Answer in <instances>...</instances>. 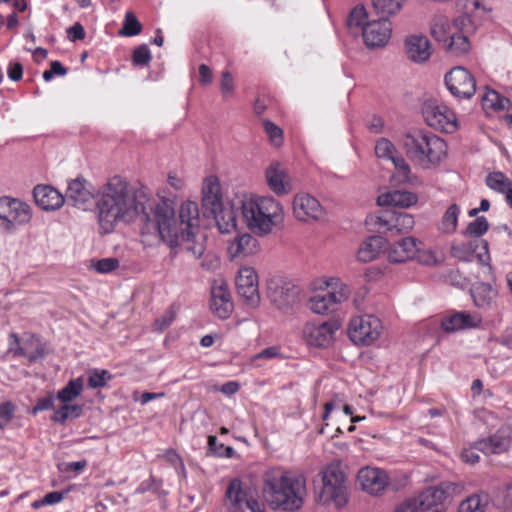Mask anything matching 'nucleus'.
<instances>
[{"label":"nucleus","instance_id":"423d86ee","mask_svg":"<svg viewBox=\"0 0 512 512\" xmlns=\"http://www.w3.org/2000/svg\"><path fill=\"white\" fill-rule=\"evenodd\" d=\"M243 219L248 228L257 235L269 234L283 219L281 204L270 196H254L241 201Z\"/></svg>","mask_w":512,"mask_h":512},{"label":"nucleus","instance_id":"0eeeda50","mask_svg":"<svg viewBox=\"0 0 512 512\" xmlns=\"http://www.w3.org/2000/svg\"><path fill=\"white\" fill-rule=\"evenodd\" d=\"M462 490L460 483L449 481L426 488L418 496L420 512H446L447 500L460 494Z\"/></svg>","mask_w":512,"mask_h":512},{"label":"nucleus","instance_id":"052dcab7","mask_svg":"<svg viewBox=\"0 0 512 512\" xmlns=\"http://www.w3.org/2000/svg\"><path fill=\"white\" fill-rule=\"evenodd\" d=\"M220 86L224 97H227L233 92L234 80L230 72L224 71L222 73Z\"/></svg>","mask_w":512,"mask_h":512},{"label":"nucleus","instance_id":"39448f33","mask_svg":"<svg viewBox=\"0 0 512 512\" xmlns=\"http://www.w3.org/2000/svg\"><path fill=\"white\" fill-rule=\"evenodd\" d=\"M403 146L407 156L424 169L438 166L447 154L446 142L424 130L408 132L403 138Z\"/></svg>","mask_w":512,"mask_h":512},{"label":"nucleus","instance_id":"680f3d73","mask_svg":"<svg viewBox=\"0 0 512 512\" xmlns=\"http://www.w3.org/2000/svg\"><path fill=\"white\" fill-rule=\"evenodd\" d=\"M85 35L86 33L84 27L79 22H76L67 30V37L72 42L83 40L85 38Z\"/></svg>","mask_w":512,"mask_h":512},{"label":"nucleus","instance_id":"bb28decb","mask_svg":"<svg viewBox=\"0 0 512 512\" xmlns=\"http://www.w3.org/2000/svg\"><path fill=\"white\" fill-rule=\"evenodd\" d=\"M419 242L414 237H404L388 249V260L391 263H402L412 259L419 250Z\"/></svg>","mask_w":512,"mask_h":512},{"label":"nucleus","instance_id":"20e7f679","mask_svg":"<svg viewBox=\"0 0 512 512\" xmlns=\"http://www.w3.org/2000/svg\"><path fill=\"white\" fill-rule=\"evenodd\" d=\"M315 501L337 510L349 501V481L346 467L341 461H332L321 467L313 480Z\"/></svg>","mask_w":512,"mask_h":512},{"label":"nucleus","instance_id":"393cba45","mask_svg":"<svg viewBox=\"0 0 512 512\" xmlns=\"http://www.w3.org/2000/svg\"><path fill=\"white\" fill-rule=\"evenodd\" d=\"M33 197L35 203L45 211L57 210L65 202V196L49 185H36L33 189Z\"/></svg>","mask_w":512,"mask_h":512},{"label":"nucleus","instance_id":"4be33fe9","mask_svg":"<svg viewBox=\"0 0 512 512\" xmlns=\"http://www.w3.org/2000/svg\"><path fill=\"white\" fill-rule=\"evenodd\" d=\"M357 478L362 490L374 496L380 495L388 485L386 472L379 468H362Z\"/></svg>","mask_w":512,"mask_h":512},{"label":"nucleus","instance_id":"dca6fc26","mask_svg":"<svg viewBox=\"0 0 512 512\" xmlns=\"http://www.w3.org/2000/svg\"><path fill=\"white\" fill-rule=\"evenodd\" d=\"M488 246V242L484 239H473L468 243L452 245L451 255L460 261L470 262L473 260V255L476 254L479 263L488 265L491 269L489 265L490 255Z\"/></svg>","mask_w":512,"mask_h":512},{"label":"nucleus","instance_id":"ddd939ff","mask_svg":"<svg viewBox=\"0 0 512 512\" xmlns=\"http://www.w3.org/2000/svg\"><path fill=\"white\" fill-rule=\"evenodd\" d=\"M370 222L376 226L380 232H390L391 234L408 232L415 224L411 214L390 210L382 211L378 215L371 217Z\"/></svg>","mask_w":512,"mask_h":512},{"label":"nucleus","instance_id":"603ef678","mask_svg":"<svg viewBox=\"0 0 512 512\" xmlns=\"http://www.w3.org/2000/svg\"><path fill=\"white\" fill-rule=\"evenodd\" d=\"M448 23L446 20H439L435 22L431 27L432 36L439 42L445 43L449 41V37L452 35L447 31Z\"/></svg>","mask_w":512,"mask_h":512},{"label":"nucleus","instance_id":"c03bdc74","mask_svg":"<svg viewBox=\"0 0 512 512\" xmlns=\"http://www.w3.org/2000/svg\"><path fill=\"white\" fill-rule=\"evenodd\" d=\"M112 375L107 370L93 369L88 374V386L92 389L104 387Z\"/></svg>","mask_w":512,"mask_h":512},{"label":"nucleus","instance_id":"7c9ffc66","mask_svg":"<svg viewBox=\"0 0 512 512\" xmlns=\"http://www.w3.org/2000/svg\"><path fill=\"white\" fill-rule=\"evenodd\" d=\"M417 201V194L406 190H393L377 197V204L379 206H393L403 209L414 206Z\"/></svg>","mask_w":512,"mask_h":512},{"label":"nucleus","instance_id":"4468645a","mask_svg":"<svg viewBox=\"0 0 512 512\" xmlns=\"http://www.w3.org/2000/svg\"><path fill=\"white\" fill-rule=\"evenodd\" d=\"M445 83L450 93L461 99H470L476 92V80L464 67L456 66L445 75Z\"/></svg>","mask_w":512,"mask_h":512},{"label":"nucleus","instance_id":"e2e57ef3","mask_svg":"<svg viewBox=\"0 0 512 512\" xmlns=\"http://www.w3.org/2000/svg\"><path fill=\"white\" fill-rule=\"evenodd\" d=\"M7 75L12 81H19L23 76V66L19 62H11L7 69Z\"/></svg>","mask_w":512,"mask_h":512},{"label":"nucleus","instance_id":"9b49d317","mask_svg":"<svg viewBox=\"0 0 512 512\" xmlns=\"http://www.w3.org/2000/svg\"><path fill=\"white\" fill-rule=\"evenodd\" d=\"M382 329V323L378 317L365 314L350 321L348 334L356 345H370L379 338Z\"/></svg>","mask_w":512,"mask_h":512},{"label":"nucleus","instance_id":"f3484780","mask_svg":"<svg viewBox=\"0 0 512 512\" xmlns=\"http://www.w3.org/2000/svg\"><path fill=\"white\" fill-rule=\"evenodd\" d=\"M339 329L337 321H325L320 324L308 323L304 328V337L311 346L327 348L334 339L335 332Z\"/></svg>","mask_w":512,"mask_h":512},{"label":"nucleus","instance_id":"f257e3e1","mask_svg":"<svg viewBox=\"0 0 512 512\" xmlns=\"http://www.w3.org/2000/svg\"><path fill=\"white\" fill-rule=\"evenodd\" d=\"M149 197L143 189L132 188L120 176L110 178L97 190V218L104 233H110L116 223H130L140 214L147 226L153 228V209L146 211Z\"/></svg>","mask_w":512,"mask_h":512},{"label":"nucleus","instance_id":"774afa93","mask_svg":"<svg viewBox=\"0 0 512 512\" xmlns=\"http://www.w3.org/2000/svg\"><path fill=\"white\" fill-rule=\"evenodd\" d=\"M199 81L204 84H210L212 81V71L206 64L199 66Z\"/></svg>","mask_w":512,"mask_h":512},{"label":"nucleus","instance_id":"6e6d98bb","mask_svg":"<svg viewBox=\"0 0 512 512\" xmlns=\"http://www.w3.org/2000/svg\"><path fill=\"white\" fill-rule=\"evenodd\" d=\"M119 266L117 258H103L93 264L95 270L99 273L105 274L114 271Z\"/></svg>","mask_w":512,"mask_h":512},{"label":"nucleus","instance_id":"412c9836","mask_svg":"<svg viewBox=\"0 0 512 512\" xmlns=\"http://www.w3.org/2000/svg\"><path fill=\"white\" fill-rule=\"evenodd\" d=\"M210 309L219 319H228L233 311V303L224 281H214L211 287Z\"/></svg>","mask_w":512,"mask_h":512},{"label":"nucleus","instance_id":"1a4fd4ad","mask_svg":"<svg viewBox=\"0 0 512 512\" xmlns=\"http://www.w3.org/2000/svg\"><path fill=\"white\" fill-rule=\"evenodd\" d=\"M32 218V209L27 203L7 196L0 198V229L15 232L17 226L26 225Z\"/></svg>","mask_w":512,"mask_h":512},{"label":"nucleus","instance_id":"6ab92c4d","mask_svg":"<svg viewBox=\"0 0 512 512\" xmlns=\"http://www.w3.org/2000/svg\"><path fill=\"white\" fill-rule=\"evenodd\" d=\"M392 26L389 20L378 17L363 26L362 36L369 48L383 47L390 39Z\"/></svg>","mask_w":512,"mask_h":512},{"label":"nucleus","instance_id":"3c124183","mask_svg":"<svg viewBox=\"0 0 512 512\" xmlns=\"http://www.w3.org/2000/svg\"><path fill=\"white\" fill-rule=\"evenodd\" d=\"M87 466L86 460H80L75 462H62L57 465L58 470L61 473L67 474L68 477L77 476Z\"/></svg>","mask_w":512,"mask_h":512},{"label":"nucleus","instance_id":"13d9d810","mask_svg":"<svg viewBox=\"0 0 512 512\" xmlns=\"http://www.w3.org/2000/svg\"><path fill=\"white\" fill-rule=\"evenodd\" d=\"M420 511V504L418 497H411L405 499L396 506L395 512H418Z\"/></svg>","mask_w":512,"mask_h":512},{"label":"nucleus","instance_id":"cd10ccee","mask_svg":"<svg viewBox=\"0 0 512 512\" xmlns=\"http://www.w3.org/2000/svg\"><path fill=\"white\" fill-rule=\"evenodd\" d=\"M407 57L415 63H424L431 56V44L426 36L410 35L405 40Z\"/></svg>","mask_w":512,"mask_h":512},{"label":"nucleus","instance_id":"bf43d9fd","mask_svg":"<svg viewBox=\"0 0 512 512\" xmlns=\"http://www.w3.org/2000/svg\"><path fill=\"white\" fill-rule=\"evenodd\" d=\"M281 357V351L278 346H271L268 348L263 349L258 354H256L252 361H258V360H270Z\"/></svg>","mask_w":512,"mask_h":512},{"label":"nucleus","instance_id":"a878e982","mask_svg":"<svg viewBox=\"0 0 512 512\" xmlns=\"http://www.w3.org/2000/svg\"><path fill=\"white\" fill-rule=\"evenodd\" d=\"M481 322L482 318L479 314L460 311L443 318L441 327L446 332H455L459 330L477 328L480 326Z\"/></svg>","mask_w":512,"mask_h":512},{"label":"nucleus","instance_id":"9d476101","mask_svg":"<svg viewBox=\"0 0 512 512\" xmlns=\"http://www.w3.org/2000/svg\"><path fill=\"white\" fill-rule=\"evenodd\" d=\"M225 505L230 512H265L263 504L243 488L238 478L231 480L227 486Z\"/></svg>","mask_w":512,"mask_h":512},{"label":"nucleus","instance_id":"a19ab883","mask_svg":"<svg viewBox=\"0 0 512 512\" xmlns=\"http://www.w3.org/2000/svg\"><path fill=\"white\" fill-rule=\"evenodd\" d=\"M470 49L468 38L462 34H452L446 44V50L454 56L466 54Z\"/></svg>","mask_w":512,"mask_h":512},{"label":"nucleus","instance_id":"864d4df0","mask_svg":"<svg viewBox=\"0 0 512 512\" xmlns=\"http://www.w3.org/2000/svg\"><path fill=\"white\" fill-rule=\"evenodd\" d=\"M57 399L53 394L47 395L37 400L36 405L33 407L31 413L36 415L38 412L47 411L53 409L54 412L59 407L56 405Z\"/></svg>","mask_w":512,"mask_h":512},{"label":"nucleus","instance_id":"09e8293b","mask_svg":"<svg viewBox=\"0 0 512 512\" xmlns=\"http://www.w3.org/2000/svg\"><path fill=\"white\" fill-rule=\"evenodd\" d=\"M151 59V52L146 44H142L133 50L132 63L135 66L146 67L150 64Z\"/></svg>","mask_w":512,"mask_h":512},{"label":"nucleus","instance_id":"aec40b11","mask_svg":"<svg viewBox=\"0 0 512 512\" xmlns=\"http://www.w3.org/2000/svg\"><path fill=\"white\" fill-rule=\"evenodd\" d=\"M293 214L299 221L320 220L324 215V209L314 196L299 193L293 200Z\"/></svg>","mask_w":512,"mask_h":512},{"label":"nucleus","instance_id":"338daca9","mask_svg":"<svg viewBox=\"0 0 512 512\" xmlns=\"http://www.w3.org/2000/svg\"><path fill=\"white\" fill-rule=\"evenodd\" d=\"M66 493L61 491L49 492L42 498V503H46V505L57 504L63 500Z\"/></svg>","mask_w":512,"mask_h":512},{"label":"nucleus","instance_id":"c756f323","mask_svg":"<svg viewBox=\"0 0 512 512\" xmlns=\"http://www.w3.org/2000/svg\"><path fill=\"white\" fill-rule=\"evenodd\" d=\"M269 289L270 298L279 309L285 310L297 302L299 289L291 282H281Z\"/></svg>","mask_w":512,"mask_h":512},{"label":"nucleus","instance_id":"37998d69","mask_svg":"<svg viewBox=\"0 0 512 512\" xmlns=\"http://www.w3.org/2000/svg\"><path fill=\"white\" fill-rule=\"evenodd\" d=\"M489 229V223L486 217L479 216L476 217L475 220L470 222L465 231L464 235L474 237L475 239H480Z\"/></svg>","mask_w":512,"mask_h":512},{"label":"nucleus","instance_id":"b1692460","mask_svg":"<svg viewBox=\"0 0 512 512\" xmlns=\"http://www.w3.org/2000/svg\"><path fill=\"white\" fill-rule=\"evenodd\" d=\"M203 217L212 219L221 233H230L236 229V212L230 203H220V207L202 211Z\"/></svg>","mask_w":512,"mask_h":512},{"label":"nucleus","instance_id":"f03ea898","mask_svg":"<svg viewBox=\"0 0 512 512\" xmlns=\"http://www.w3.org/2000/svg\"><path fill=\"white\" fill-rule=\"evenodd\" d=\"M262 494L272 510L296 512L304 504L306 480L302 475L272 469L264 475Z\"/></svg>","mask_w":512,"mask_h":512},{"label":"nucleus","instance_id":"79ce46f5","mask_svg":"<svg viewBox=\"0 0 512 512\" xmlns=\"http://www.w3.org/2000/svg\"><path fill=\"white\" fill-rule=\"evenodd\" d=\"M486 184L492 190L502 194H505L512 187V182L502 172L490 173L486 177Z\"/></svg>","mask_w":512,"mask_h":512},{"label":"nucleus","instance_id":"e433bc0d","mask_svg":"<svg viewBox=\"0 0 512 512\" xmlns=\"http://www.w3.org/2000/svg\"><path fill=\"white\" fill-rule=\"evenodd\" d=\"M405 0H372L373 12L377 17L389 20L403 7Z\"/></svg>","mask_w":512,"mask_h":512},{"label":"nucleus","instance_id":"7ed1b4c3","mask_svg":"<svg viewBox=\"0 0 512 512\" xmlns=\"http://www.w3.org/2000/svg\"><path fill=\"white\" fill-rule=\"evenodd\" d=\"M153 229H155L161 240L169 247H180V249L193 258L199 259L206 250V235L200 230L184 231L178 228L175 218V210L172 202L168 199H161L153 209Z\"/></svg>","mask_w":512,"mask_h":512},{"label":"nucleus","instance_id":"f8f14e48","mask_svg":"<svg viewBox=\"0 0 512 512\" xmlns=\"http://www.w3.org/2000/svg\"><path fill=\"white\" fill-rule=\"evenodd\" d=\"M97 191L83 177H77L68 183L65 201L78 209L88 210L96 205Z\"/></svg>","mask_w":512,"mask_h":512},{"label":"nucleus","instance_id":"2f4dec72","mask_svg":"<svg viewBox=\"0 0 512 512\" xmlns=\"http://www.w3.org/2000/svg\"><path fill=\"white\" fill-rule=\"evenodd\" d=\"M259 249L256 238L245 233L237 236L228 246V253L232 259L247 257L255 254Z\"/></svg>","mask_w":512,"mask_h":512},{"label":"nucleus","instance_id":"5701e85b","mask_svg":"<svg viewBox=\"0 0 512 512\" xmlns=\"http://www.w3.org/2000/svg\"><path fill=\"white\" fill-rule=\"evenodd\" d=\"M238 294L251 304L259 302L257 274L252 267H243L236 277Z\"/></svg>","mask_w":512,"mask_h":512},{"label":"nucleus","instance_id":"58836bf2","mask_svg":"<svg viewBox=\"0 0 512 512\" xmlns=\"http://www.w3.org/2000/svg\"><path fill=\"white\" fill-rule=\"evenodd\" d=\"M487 503V494H473L460 503L458 512H485Z\"/></svg>","mask_w":512,"mask_h":512},{"label":"nucleus","instance_id":"4d7b16f0","mask_svg":"<svg viewBox=\"0 0 512 512\" xmlns=\"http://www.w3.org/2000/svg\"><path fill=\"white\" fill-rule=\"evenodd\" d=\"M15 407L11 402L0 405V428L6 426L13 418Z\"/></svg>","mask_w":512,"mask_h":512},{"label":"nucleus","instance_id":"4c0bfd02","mask_svg":"<svg viewBox=\"0 0 512 512\" xmlns=\"http://www.w3.org/2000/svg\"><path fill=\"white\" fill-rule=\"evenodd\" d=\"M392 163L396 169L394 178L399 183H407L411 185L418 184V178L412 175L409 164L402 156L397 155L395 158H392Z\"/></svg>","mask_w":512,"mask_h":512},{"label":"nucleus","instance_id":"c85d7f7f","mask_svg":"<svg viewBox=\"0 0 512 512\" xmlns=\"http://www.w3.org/2000/svg\"><path fill=\"white\" fill-rule=\"evenodd\" d=\"M269 188L277 195H284L291 190L290 178L279 162H272L265 172Z\"/></svg>","mask_w":512,"mask_h":512},{"label":"nucleus","instance_id":"5fc2aeb1","mask_svg":"<svg viewBox=\"0 0 512 512\" xmlns=\"http://www.w3.org/2000/svg\"><path fill=\"white\" fill-rule=\"evenodd\" d=\"M175 318L176 313L172 308L166 310L162 316L155 320V330L158 332H163L164 330L171 326Z\"/></svg>","mask_w":512,"mask_h":512},{"label":"nucleus","instance_id":"a211bd4d","mask_svg":"<svg viewBox=\"0 0 512 512\" xmlns=\"http://www.w3.org/2000/svg\"><path fill=\"white\" fill-rule=\"evenodd\" d=\"M426 123L446 133H453L457 129L455 113L446 105L428 106L423 111Z\"/></svg>","mask_w":512,"mask_h":512},{"label":"nucleus","instance_id":"8fccbe9b","mask_svg":"<svg viewBox=\"0 0 512 512\" xmlns=\"http://www.w3.org/2000/svg\"><path fill=\"white\" fill-rule=\"evenodd\" d=\"M368 18L367 11L364 6H356L350 13L348 17V25L350 27H359L363 31V26L368 22L366 21Z\"/></svg>","mask_w":512,"mask_h":512},{"label":"nucleus","instance_id":"49530a36","mask_svg":"<svg viewBox=\"0 0 512 512\" xmlns=\"http://www.w3.org/2000/svg\"><path fill=\"white\" fill-rule=\"evenodd\" d=\"M142 30V25L132 12H127L124 19L121 34L124 36H136Z\"/></svg>","mask_w":512,"mask_h":512},{"label":"nucleus","instance_id":"ea45409f","mask_svg":"<svg viewBox=\"0 0 512 512\" xmlns=\"http://www.w3.org/2000/svg\"><path fill=\"white\" fill-rule=\"evenodd\" d=\"M460 208L457 204H451L445 211L440 225V230L444 233H453L456 231Z\"/></svg>","mask_w":512,"mask_h":512},{"label":"nucleus","instance_id":"c9c22d12","mask_svg":"<svg viewBox=\"0 0 512 512\" xmlns=\"http://www.w3.org/2000/svg\"><path fill=\"white\" fill-rule=\"evenodd\" d=\"M474 304L479 308L489 307L496 296V291L490 284L484 282L475 283L471 290Z\"/></svg>","mask_w":512,"mask_h":512},{"label":"nucleus","instance_id":"69168bd1","mask_svg":"<svg viewBox=\"0 0 512 512\" xmlns=\"http://www.w3.org/2000/svg\"><path fill=\"white\" fill-rule=\"evenodd\" d=\"M166 461L170 462L174 468H183L181 457L176 453V450H166L162 456Z\"/></svg>","mask_w":512,"mask_h":512},{"label":"nucleus","instance_id":"de8ad7c7","mask_svg":"<svg viewBox=\"0 0 512 512\" xmlns=\"http://www.w3.org/2000/svg\"><path fill=\"white\" fill-rule=\"evenodd\" d=\"M396 149L393 143L386 139L381 138L376 142L375 145V154L378 158L388 159L392 161V158H395Z\"/></svg>","mask_w":512,"mask_h":512},{"label":"nucleus","instance_id":"6e6552de","mask_svg":"<svg viewBox=\"0 0 512 512\" xmlns=\"http://www.w3.org/2000/svg\"><path fill=\"white\" fill-rule=\"evenodd\" d=\"M84 386L83 376L71 379L58 391L55 396L59 402V407L52 416V420L57 423H64L69 418H78L82 414V406L71 404L82 392Z\"/></svg>","mask_w":512,"mask_h":512},{"label":"nucleus","instance_id":"f704fd0d","mask_svg":"<svg viewBox=\"0 0 512 512\" xmlns=\"http://www.w3.org/2000/svg\"><path fill=\"white\" fill-rule=\"evenodd\" d=\"M222 196L218 178L210 176L205 179L202 188V211L220 207Z\"/></svg>","mask_w":512,"mask_h":512},{"label":"nucleus","instance_id":"72a5a7b5","mask_svg":"<svg viewBox=\"0 0 512 512\" xmlns=\"http://www.w3.org/2000/svg\"><path fill=\"white\" fill-rule=\"evenodd\" d=\"M387 241L382 236H370L360 245L357 259L360 262H371L379 257L386 248Z\"/></svg>","mask_w":512,"mask_h":512},{"label":"nucleus","instance_id":"a18cd8bd","mask_svg":"<svg viewBox=\"0 0 512 512\" xmlns=\"http://www.w3.org/2000/svg\"><path fill=\"white\" fill-rule=\"evenodd\" d=\"M263 127L270 143L275 147H280L283 144L282 129L268 119L263 120Z\"/></svg>","mask_w":512,"mask_h":512},{"label":"nucleus","instance_id":"2eb2a0df","mask_svg":"<svg viewBox=\"0 0 512 512\" xmlns=\"http://www.w3.org/2000/svg\"><path fill=\"white\" fill-rule=\"evenodd\" d=\"M349 293L346 285H341L336 291L317 293L310 297L308 307L315 314H329L336 311L337 306L348 299Z\"/></svg>","mask_w":512,"mask_h":512},{"label":"nucleus","instance_id":"473e14b6","mask_svg":"<svg viewBox=\"0 0 512 512\" xmlns=\"http://www.w3.org/2000/svg\"><path fill=\"white\" fill-rule=\"evenodd\" d=\"M178 228L181 231H195L200 230V215L198 204L194 201H185L181 204L179 209V223Z\"/></svg>","mask_w":512,"mask_h":512},{"label":"nucleus","instance_id":"0e129e2a","mask_svg":"<svg viewBox=\"0 0 512 512\" xmlns=\"http://www.w3.org/2000/svg\"><path fill=\"white\" fill-rule=\"evenodd\" d=\"M16 354L27 357V359L29 360V362H35V361H37L39 358L44 357V355H45V351H44V348H43V347H41V346L37 347V348H36V350H35V351H33V352H28V351L26 350V348H19V349L16 351Z\"/></svg>","mask_w":512,"mask_h":512}]
</instances>
